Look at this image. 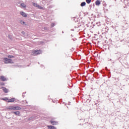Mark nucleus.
<instances>
[{
    "instance_id": "bf43d9fd",
    "label": "nucleus",
    "mask_w": 129,
    "mask_h": 129,
    "mask_svg": "<svg viewBox=\"0 0 129 129\" xmlns=\"http://www.w3.org/2000/svg\"><path fill=\"white\" fill-rule=\"evenodd\" d=\"M67 108H68V106H67Z\"/></svg>"
},
{
    "instance_id": "09e8293b",
    "label": "nucleus",
    "mask_w": 129,
    "mask_h": 129,
    "mask_svg": "<svg viewBox=\"0 0 129 129\" xmlns=\"http://www.w3.org/2000/svg\"><path fill=\"white\" fill-rule=\"evenodd\" d=\"M117 57H118L119 58V57H120V56H119L118 55H117Z\"/></svg>"
},
{
    "instance_id": "423d86ee",
    "label": "nucleus",
    "mask_w": 129,
    "mask_h": 129,
    "mask_svg": "<svg viewBox=\"0 0 129 129\" xmlns=\"http://www.w3.org/2000/svg\"><path fill=\"white\" fill-rule=\"evenodd\" d=\"M0 80L1 81L5 82V81H7L8 79H7V78L5 77L4 76H0Z\"/></svg>"
},
{
    "instance_id": "a878e982",
    "label": "nucleus",
    "mask_w": 129,
    "mask_h": 129,
    "mask_svg": "<svg viewBox=\"0 0 129 129\" xmlns=\"http://www.w3.org/2000/svg\"><path fill=\"white\" fill-rule=\"evenodd\" d=\"M37 8L39 9V10H43V7H42L40 5H38V6H37Z\"/></svg>"
},
{
    "instance_id": "a18cd8bd",
    "label": "nucleus",
    "mask_w": 129,
    "mask_h": 129,
    "mask_svg": "<svg viewBox=\"0 0 129 129\" xmlns=\"http://www.w3.org/2000/svg\"><path fill=\"white\" fill-rule=\"evenodd\" d=\"M108 75H110V72H108Z\"/></svg>"
},
{
    "instance_id": "0eeeda50",
    "label": "nucleus",
    "mask_w": 129,
    "mask_h": 129,
    "mask_svg": "<svg viewBox=\"0 0 129 129\" xmlns=\"http://www.w3.org/2000/svg\"><path fill=\"white\" fill-rule=\"evenodd\" d=\"M42 53V50L41 49L39 50H35L34 51V54H35L36 55H39L40 54Z\"/></svg>"
},
{
    "instance_id": "c756f323",
    "label": "nucleus",
    "mask_w": 129,
    "mask_h": 129,
    "mask_svg": "<svg viewBox=\"0 0 129 129\" xmlns=\"http://www.w3.org/2000/svg\"><path fill=\"white\" fill-rule=\"evenodd\" d=\"M54 7H55V6L50 5V6H49V9H52V8H54Z\"/></svg>"
},
{
    "instance_id": "1a4fd4ad",
    "label": "nucleus",
    "mask_w": 129,
    "mask_h": 129,
    "mask_svg": "<svg viewBox=\"0 0 129 129\" xmlns=\"http://www.w3.org/2000/svg\"><path fill=\"white\" fill-rule=\"evenodd\" d=\"M20 15H21V16H22V17H24V18H27V17H28L27 14H26L23 11L20 12Z\"/></svg>"
},
{
    "instance_id": "37998d69",
    "label": "nucleus",
    "mask_w": 129,
    "mask_h": 129,
    "mask_svg": "<svg viewBox=\"0 0 129 129\" xmlns=\"http://www.w3.org/2000/svg\"><path fill=\"white\" fill-rule=\"evenodd\" d=\"M71 103V102H69L68 103V105H70Z\"/></svg>"
},
{
    "instance_id": "7ed1b4c3",
    "label": "nucleus",
    "mask_w": 129,
    "mask_h": 129,
    "mask_svg": "<svg viewBox=\"0 0 129 129\" xmlns=\"http://www.w3.org/2000/svg\"><path fill=\"white\" fill-rule=\"evenodd\" d=\"M4 63H5V64H14V61H13L12 59L5 57L4 58Z\"/></svg>"
},
{
    "instance_id": "ddd939ff",
    "label": "nucleus",
    "mask_w": 129,
    "mask_h": 129,
    "mask_svg": "<svg viewBox=\"0 0 129 129\" xmlns=\"http://www.w3.org/2000/svg\"><path fill=\"white\" fill-rule=\"evenodd\" d=\"M100 4H101V3L100 2V1H99V0H97L95 2L96 6H100Z\"/></svg>"
},
{
    "instance_id": "c03bdc74",
    "label": "nucleus",
    "mask_w": 129,
    "mask_h": 129,
    "mask_svg": "<svg viewBox=\"0 0 129 129\" xmlns=\"http://www.w3.org/2000/svg\"><path fill=\"white\" fill-rule=\"evenodd\" d=\"M32 118V117H30L29 119V120H31Z\"/></svg>"
},
{
    "instance_id": "603ef678",
    "label": "nucleus",
    "mask_w": 129,
    "mask_h": 129,
    "mask_svg": "<svg viewBox=\"0 0 129 129\" xmlns=\"http://www.w3.org/2000/svg\"><path fill=\"white\" fill-rule=\"evenodd\" d=\"M91 7H92L91 5H90V8H91Z\"/></svg>"
},
{
    "instance_id": "72a5a7b5",
    "label": "nucleus",
    "mask_w": 129,
    "mask_h": 129,
    "mask_svg": "<svg viewBox=\"0 0 129 129\" xmlns=\"http://www.w3.org/2000/svg\"><path fill=\"white\" fill-rule=\"evenodd\" d=\"M44 29L45 31H48V28L47 27H45L44 28Z\"/></svg>"
},
{
    "instance_id": "6ab92c4d",
    "label": "nucleus",
    "mask_w": 129,
    "mask_h": 129,
    "mask_svg": "<svg viewBox=\"0 0 129 129\" xmlns=\"http://www.w3.org/2000/svg\"><path fill=\"white\" fill-rule=\"evenodd\" d=\"M21 103H22V104H26V103H28V101H27V100L22 101Z\"/></svg>"
},
{
    "instance_id": "7c9ffc66",
    "label": "nucleus",
    "mask_w": 129,
    "mask_h": 129,
    "mask_svg": "<svg viewBox=\"0 0 129 129\" xmlns=\"http://www.w3.org/2000/svg\"><path fill=\"white\" fill-rule=\"evenodd\" d=\"M82 23L83 24V25H85V24H86V22L83 21L82 22Z\"/></svg>"
},
{
    "instance_id": "473e14b6",
    "label": "nucleus",
    "mask_w": 129,
    "mask_h": 129,
    "mask_svg": "<svg viewBox=\"0 0 129 129\" xmlns=\"http://www.w3.org/2000/svg\"><path fill=\"white\" fill-rule=\"evenodd\" d=\"M8 38H9V39H10V40H12V36L9 35H8Z\"/></svg>"
},
{
    "instance_id": "864d4df0",
    "label": "nucleus",
    "mask_w": 129,
    "mask_h": 129,
    "mask_svg": "<svg viewBox=\"0 0 129 129\" xmlns=\"http://www.w3.org/2000/svg\"><path fill=\"white\" fill-rule=\"evenodd\" d=\"M116 54V55H118V53H115Z\"/></svg>"
},
{
    "instance_id": "5fc2aeb1",
    "label": "nucleus",
    "mask_w": 129,
    "mask_h": 129,
    "mask_svg": "<svg viewBox=\"0 0 129 129\" xmlns=\"http://www.w3.org/2000/svg\"><path fill=\"white\" fill-rule=\"evenodd\" d=\"M60 101H62V99H60Z\"/></svg>"
},
{
    "instance_id": "ea45409f",
    "label": "nucleus",
    "mask_w": 129,
    "mask_h": 129,
    "mask_svg": "<svg viewBox=\"0 0 129 129\" xmlns=\"http://www.w3.org/2000/svg\"><path fill=\"white\" fill-rule=\"evenodd\" d=\"M125 41V39H123V40H121V42H124Z\"/></svg>"
},
{
    "instance_id": "58836bf2",
    "label": "nucleus",
    "mask_w": 129,
    "mask_h": 129,
    "mask_svg": "<svg viewBox=\"0 0 129 129\" xmlns=\"http://www.w3.org/2000/svg\"><path fill=\"white\" fill-rule=\"evenodd\" d=\"M126 45H128V46L129 47V41L126 42Z\"/></svg>"
},
{
    "instance_id": "6e6d98bb",
    "label": "nucleus",
    "mask_w": 129,
    "mask_h": 129,
    "mask_svg": "<svg viewBox=\"0 0 129 129\" xmlns=\"http://www.w3.org/2000/svg\"><path fill=\"white\" fill-rule=\"evenodd\" d=\"M71 37H73V36L72 35H71Z\"/></svg>"
},
{
    "instance_id": "13d9d810",
    "label": "nucleus",
    "mask_w": 129,
    "mask_h": 129,
    "mask_svg": "<svg viewBox=\"0 0 129 129\" xmlns=\"http://www.w3.org/2000/svg\"><path fill=\"white\" fill-rule=\"evenodd\" d=\"M60 104H62V103H60Z\"/></svg>"
},
{
    "instance_id": "9b49d317",
    "label": "nucleus",
    "mask_w": 129,
    "mask_h": 129,
    "mask_svg": "<svg viewBox=\"0 0 129 129\" xmlns=\"http://www.w3.org/2000/svg\"><path fill=\"white\" fill-rule=\"evenodd\" d=\"M50 123L52 125H56V124H58V121H57L50 120Z\"/></svg>"
},
{
    "instance_id": "f8f14e48",
    "label": "nucleus",
    "mask_w": 129,
    "mask_h": 129,
    "mask_svg": "<svg viewBox=\"0 0 129 129\" xmlns=\"http://www.w3.org/2000/svg\"><path fill=\"white\" fill-rule=\"evenodd\" d=\"M47 127L49 129H57V128H56V127H55L54 126H53V125H47Z\"/></svg>"
},
{
    "instance_id": "e433bc0d",
    "label": "nucleus",
    "mask_w": 129,
    "mask_h": 129,
    "mask_svg": "<svg viewBox=\"0 0 129 129\" xmlns=\"http://www.w3.org/2000/svg\"><path fill=\"white\" fill-rule=\"evenodd\" d=\"M105 70H106V71H108V69H107V67H105Z\"/></svg>"
},
{
    "instance_id": "bb28decb",
    "label": "nucleus",
    "mask_w": 129,
    "mask_h": 129,
    "mask_svg": "<svg viewBox=\"0 0 129 129\" xmlns=\"http://www.w3.org/2000/svg\"><path fill=\"white\" fill-rule=\"evenodd\" d=\"M21 6L22 7V8H26V5L24 3L21 4Z\"/></svg>"
},
{
    "instance_id": "f03ea898",
    "label": "nucleus",
    "mask_w": 129,
    "mask_h": 129,
    "mask_svg": "<svg viewBox=\"0 0 129 129\" xmlns=\"http://www.w3.org/2000/svg\"><path fill=\"white\" fill-rule=\"evenodd\" d=\"M129 28L128 23L126 22V21L123 22V24L122 25V30H127Z\"/></svg>"
},
{
    "instance_id": "f3484780",
    "label": "nucleus",
    "mask_w": 129,
    "mask_h": 129,
    "mask_svg": "<svg viewBox=\"0 0 129 129\" xmlns=\"http://www.w3.org/2000/svg\"><path fill=\"white\" fill-rule=\"evenodd\" d=\"M33 5L34 6V7H35V8H38V6H39L38 4L35 3H33Z\"/></svg>"
},
{
    "instance_id": "20e7f679",
    "label": "nucleus",
    "mask_w": 129,
    "mask_h": 129,
    "mask_svg": "<svg viewBox=\"0 0 129 129\" xmlns=\"http://www.w3.org/2000/svg\"><path fill=\"white\" fill-rule=\"evenodd\" d=\"M15 102H19V101H20V100L16 99V98H11L10 99H9L7 101V102L10 103V102H15Z\"/></svg>"
},
{
    "instance_id": "aec40b11",
    "label": "nucleus",
    "mask_w": 129,
    "mask_h": 129,
    "mask_svg": "<svg viewBox=\"0 0 129 129\" xmlns=\"http://www.w3.org/2000/svg\"><path fill=\"white\" fill-rule=\"evenodd\" d=\"M102 5L103 6V7H106V6H107V5L106 4V3H105V2L103 1L102 2Z\"/></svg>"
},
{
    "instance_id": "8fccbe9b",
    "label": "nucleus",
    "mask_w": 129,
    "mask_h": 129,
    "mask_svg": "<svg viewBox=\"0 0 129 129\" xmlns=\"http://www.w3.org/2000/svg\"><path fill=\"white\" fill-rule=\"evenodd\" d=\"M96 75H98V73H96Z\"/></svg>"
},
{
    "instance_id": "4c0bfd02",
    "label": "nucleus",
    "mask_w": 129,
    "mask_h": 129,
    "mask_svg": "<svg viewBox=\"0 0 129 129\" xmlns=\"http://www.w3.org/2000/svg\"><path fill=\"white\" fill-rule=\"evenodd\" d=\"M21 33L22 34V35H25V33L24 31H22V32H21Z\"/></svg>"
},
{
    "instance_id": "dca6fc26",
    "label": "nucleus",
    "mask_w": 129,
    "mask_h": 129,
    "mask_svg": "<svg viewBox=\"0 0 129 129\" xmlns=\"http://www.w3.org/2000/svg\"><path fill=\"white\" fill-rule=\"evenodd\" d=\"M81 27V24H79V25L77 26H75V29H79Z\"/></svg>"
},
{
    "instance_id": "79ce46f5",
    "label": "nucleus",
    "mask_w": 129,
    "mask_h": 129,
    "mask_svg": "<svg viewBox=\"0 0 129 129\" xmlns=\"http://www.w3.org/2000/svg\"><path fill=\"white\" fill-rule=\"evenodd\" d=\"M72 40H73L74 41H76V39H75V38H73Z\"/></svg>"
},
{
    "instance_id": "412c9836",
    "label": "nucleus",
    "mask_w": 129,
    "mask_h": 129,
    "mask_svg": "<svg viewBox=\"0 0 129 129\" xmlns=\"http://www.w3.org/2000/svg\"><path fill=\"white\" fill-rule=\"evenodd\" d=\"M20 23L21 24V25H25V24H26V22H25V21H24L23 20H21Z\"/></svg>"
},
{
    "instance_id": "4468645a",
    "label": "nucleus",
    "mask_w": 129,
    "mask_h": 129,
    "mask_svg": "<svg viewBox=\"0 0 129 129\" xmlns=\"http://www.w3.org/2000/svg\"><path fill=\"white\" fill-rule=\"evenodd\" d=\"M108 61H110L111 64H112V65H113L114 63V60H113L112 59L108 58Z\"/></svg>"
},
{
    "instance_id": "393cba45",
    "label": "nucleus",
    "mask_w": 129,
    "mask_h": 129,
    "mask_svg": "<svg viewBox=\"0 0 129 129\" xmlns=\"http://www.w3.org/2000/svg\"><path fill=\"white\" fill-rule=\"evenodd\" d=\"M8 58H9L10 59H11V58H15V56L9 55L8 56Z\"/></svg>"
},
{
    "instance_id": "a19ab883",
    "label": "nucleus",
    "mask_w": 129,
    "mask_h": 129,
    "mask_svg": "<svg viewBox=\"0 0 129 129\" xmlns=\"http://www.w3.org/2000/svg\"><path fill=\"white\" fill-rule=\"evenodd\" d=\"M76 31H77V32H78L79 31H80V29H76Z\"/></svg>"
},
{
    "instance_id": "6e6552de",
    "label": "nucleus",
    "mask_w": 129,
    "mask_h": 129,
    "mask_svg": "<svg viewBox=\"0 0 129 129\" xmlns=\"http://www.w3.org/2000/svg\"><path fill=\"white\" fill-rule=\"evenodd\" d=\"M1 89H3V91L5 92V93H8V92H9V89H7L5 87H2Z\"/></svg>"
},
{
    "instance_id": "9d476101",
    "label": "nucleus",
    "mask_w": 129,
    "mask_h": 129,
    "mask_svg": "<svg viewBox=\"0 0 129 129\" xmlns=\"http://www.w3.org/2000/svg\"><path fill=\"white\" fill-rule=\"evenodd\" d=\"M13 113H14V114H15V115H17L18 116H21V112H20L19 111H17L15 112H12Z\"/></svg>"
},
{
    "instance_id": "c85d7f7f",
    "label": "nucleus",
    "mask_w": 129,
    "mask_h": 129,
    "mask_svg": "<svg viewBox=\"0 0 129 129\" xmlns=\"http://www.w3.org/2000/svg\"><path fill=\"white\" fill-rule=\"evenodd\" d=\"M55 23H51V28H53V27H55Z\"/></svg>"
},
{
    "instance_id": "b1692460",
    "label": "nucleus",
    "mask_w": 129,
    "mask_h": 129,
    "mask_svg": "<svg viewBox=\"0 0 129 129\" xmlns=\"http://www.w3.org/2000/svg\"><path fill=\"white\" fill-rule=\"evenodd\" d=\"M103 11H104V13H107V12H108V9H105V7H104Z\"/></svg>"
},
{
    "instance_id": "3c124183",
    "label": "nucleus",
    "mask_w": 129,
    "mask_h": 129,
    "mask_svg": "<svg viewBox=\"0 0 129 129\" xmlns=\"http://www.w3.org/2000/svg\"><path fill=\"white\" fill-rule=\"evenodd\" d=\"M62 34H64V31H62Z\"/></svg>"
},
{
    "instance_id": "f704fd0d",
    "label": "nucleus",
    "mask_w": 129,
    "mask_h": 129,
    "mask_svg": "<svg viewBox=\"0 0 129 129\" xmlns=\"http://www.w3.org/2000/svg\"><path fill=\"white\" fill-rule=\"evenodd\" d=\"M116 81L117 82V81H119V78H117V79H115Z\"/></svg>"
},
{
    "instance_id": "5701e85b",
    "label": "nucleus",
    "mask_w": 129,
    "mask_h": 129,
    "mask_svg": "<svg viewBox=\"0 0 129 129\" xmlns=\"http://www.w3.org/2000/svg\"><path fill=\"white\" fill-rule=\"evenodd\" d=\"M86 2L87 3V4L89 5V4H90V3H91V0H86Z\"/></svg>"
},
{
    "instance_id": "2eb2a0df",
    "label": "nucleus",
    "mask_w": 129,
    "mask_h": 129,
    "mask_svg": "<svg viewBox=\"0 0 129 129\" xmlns=\"http://www.w3.org/2000/svg\"><path fill=\"white\" fill-rule=\"evenodd\" d=\"M80 6L81 7H85V6H86V3L85 2H82Z\"/></svg>"
},
{
    "instance_id": "4be33fe9",
    "label": "nucleus",
    "mask_w": 129,
    "mask_h": 129,
    "mask_svg": "<svg viewBox=\"0 0 129 129\" xmlns=\"http://www.w3.org/2000/svg\"><path fill=\"white\" fill-rule=\"evenodd\" d=\"M100 72L102 74H105V71H104V70H102L100 71Z\"/></svg>"
},
{
    "instance_id": "de8ad7c7",
    "label": "nucleus",
    "mask_w": 129,
    "mask_h": 129,
    "mask_svg": "<svg viewBox=\"0 0 129 129\" xmlns=\"http://www.w3.org/2000/svg\"><path fill=\"white\" fill-rule=\"evenodd\" d=\"M62 103H63V104H64V103L65 105H66V104H67L66 103H64V102H62Z\"/></svg>"
},
{
    "instance_id": "39448f33",
    "label": "nucleus",
    "mask_w": 129,
    "mask_h": 129,
    "mask_svg": "<svg viewBox=\"0 0 129 129\" xmlns=\"http://www.w3.org/2000/svg\"><path fill=\"white\" fill-rule=\"evenodd\" d=\"M109 30V28H108V27H106L102 29V31L105 34H107Z\"/></svg>"
},
{
    "instance_id": "c9c22d12",
    "label": "nucleus",
    "mask_w": 129,
    "mask_h": 129,
    "mask_svg": "<svg viewBox=\"0 0 129 129\" xmlns=\"http://www.w3.org/2000/svg\"><path fill=\"white\" fill-rule=\"evenodd\" d=\"M25 93H26V92L23 93L22 97H23V98L25 97V95L24 94H25Z\"/></svg>"
},
{
    "instance_id": "a211bd4d",
    "label": "nucleus",
    "mask_w": 129,
    "mask_h": 129,
    "mask_svg": "<svg viewBox=\"0 0 129 129\" xmlns=\"http://www.w3.org/2000/svg\"><path fill=\"white\" fill-rule=\"evenodd\" d=\"M2 100H4L5 101H8V100H9V98L8 97L3 98H2Z\"/></svg>"
},
{
    "instance_id": "49530a36",
    "label": "nucleus",
    "mask_w": 129,
    "mask_h": 129,
    "mask_svg": "<svg viewBox=\"0 0 129 129\" xmlns=\"http://www.w3.org/2000/svg\"><path fill=\"white\" fill-rule=\"evenodd\" d=\"M71 31H74V29H72Z\"/></svg>"
},
{
    "instance_id": "f257e3e1",
    "label": "nucleus",
    "mask_w": 129,
    "mask_h": 129,
    "mask_svg": "<svg viewBox=\"0 0 129 129\" xmlns=\"http://www.w3.org/2000/svg\"><path fill=\"white\" fill-rule=\"evenodd\" d=\"M7 109L9 110H21L22 108L19 106H9Z\"/></svg>"
},
{
    "instance_id": "2f4dec72",
    "label": "nucleus",
    "mask_w": 129,
    "mask_h": 129,
    "mask_svg": "<svg viewBox=\"0 0 129 129\" xmlns=\"http://www.w3.org/2000/svg\"><path fill=\"white\" fill-rule=\"evenodd\" d=\"M96 25H97L98 26H100V22H97Z\"/></svg>"
},
{
    "instance_id": "cd10ccee",
    "label": "nucleus",
    "mask_w": 129,
    "mask_h": 129,
    "mask_svg": "<svg viewBox=\"0 0 129 129\" xmlns=\"http://www.w3.org/2000/svg\"><path fill=\"white\" fill-rule=\"evenodd\" d=\"M0 85H1V86H5V83L1 82L0 83Z\"/></svg>"
},
{
    "instance_id": "4d7b16f0",
    "label": "nucleus",
    "mask_w": 129,
    "mask_h": 129,
    "mask_svg": "<svg viewBox=\"0 0 129 129\" xmlns=\"http://www.w3.org/2000/svg\"><path fill=\"white\" fill-rule=\"evenodd\" d=\"M92 16H93V14H92Z\"/></svg>"
}]
</instances>
